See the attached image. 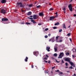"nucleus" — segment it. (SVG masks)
<instances>
[{
	"label": "nucleus",
	"mask_w": 76,
	"mask_h": 76,
	"mask_svg": "<svg viewBox=\"0 0 76 76\" xmlns=\"http://www.w3.org/2000/svg\"><path fill=\"white\" fill-rule=\"evenodd\" d=\"M64 56V53L62 52L61 53L59 56V57H58V58H61Z\"/></svg>",
	"instance_id": "1"
},
{
	"label": "nucleus",
	"mask_w": 76,
	"mask_h": 76,
	"mask_svg": "<svg viewBox=\"0 0 76 76\" xmlns=\"http://www.w3.org/2000/svg\"><path fill=\"white\" fill-rule=\"evenodd\" d=\"M68 8L70 12H72L73 11V9H72V4H70L68 5Z\"/></svg>",
	"instance_id": "2"
},
{
	"label": "nucleus",
	"mask_w": 76,
	"mask_h": 76,
	"mask_svg": "<svg viewBox=\"0 0 76 76\" xmlns=\"http://www.w3.org/2000/svg\"><path fill=\"white\" fill-rule=\"evenodd\" d=\"M17 4L18 6H20V7H23V6L22 5V3L21 2H17Z\"/></svg>",
	"instance_id": "3"
},
{
	"label": "nucleus",
	"mask_w": 76,
	"mask_h": 76,
	"mask_svg": "<svg viewBox=\"0 0 76 76\" xmlns=\"http://www.w3.org/2000/svg\"><path fill=\"white\" fill-rule=\"evenodd\" d=\"M33 54L34 55L37 56H38L39 53L38 51H34L33 52Z\"/></svg>",
	"instance_id": "4"
},
{
	"label": "nucleus",
	"mask_w": 76,
	"mask_h": 76,
	"mask_svg": "<svg viewBox=\"0 0 76 76\" xmlns=\"http://www.w3.org/2000/svg\"><path fill=\"white\" fill-rule=\"evenodd\" d=\"M33 18L34 19H37L38 17H37V15H33Z\"/></svg>",
	"instance_id": "5"
},
{
	"label": "nucleus",
	"mask_w": 76,
	"mask_h": 76,
	"mask_svg": "<svg viewBox=\"0 0 76 76\" xmlns=\"http://www.w3.org/2000/svg\"><path fill=\"white\" fill-rule=\"evenodd\" d=\"M2 21H8V19L7 18H3L1 19Z\"/></svg>",
	"instance_id": "6"
},
{
	"label": "nucleus",
	"mask_w": 76,
	"mask_h": 76,
	"mask_svg": "<svg viewBox=\"0 0 76 76\" xmlns=\"http://www.w3.org/2000/svg\"><path fill=\"white\" fill-rule=\"evenodd\" d=\"M1 12L3 14H6V10L4 9H2L1 10Z\"/></svg>",
	"instance_id": "7"
},
{
	"label": "nucleus",
	"mask_w": 76,
	"mask_h": 76,
	"mask_svg": "<svg viewBox=\"0 0 76 76\" xmlns=\"http://www.w3.org/2000/svg\"><path fill=\"white\" fill-rule=\"evenodd\" d=\"M55 17L54 16H51L50 17V20H53L54 19Z\"/></svg>",
	"instance_id": "8"
},
{
	"label": "nucleus",
	"mask_w": 76,
	"mask_h": 76,
	"mask_svg": "<svg viewBox=\"0 0 76 76\" xmlns=\"http://www.w3.org/2000/svg\"><path fill=\"white\" fill-rule=\"evenodd\" d=\"M65 61H68V62H69V63L70 61V59H69V58H66L65 59Z\"/></svg>",
	"instance_id": "9"
},
{
	"label": "nucleus",
	"mask_w": 76,
	"mask_h": 76,
	"mask_svg": "<svg viewBox=\"0 0 76 76\" xmlns=\"http://www.w3.org/2000/svg\"><path fill=\"white\" fill-rule=\"evenodd\" d=\"M50 47H47L46 48V50L48 52L50 51Z\"/></svg>",
	"instance_id": "10"
},
{
	"label": "nucleus",
	"mask_w": 76,
	"mask_h": 76,
	"mask_svg": "<svg viewBox=\"0 0 76 76\" xmlns=\"http://www.w3.org/2000/svg\"><path fill=\"white\" fill-rule=\"evenodd\" d=\"M49 57V56L47 55H46V56L45 57V58H43V60H47L48 59V58Z\"/></svg>",
	"instance_id": "11"
},
{
	"label": "nucleus",
	"mask_w": 76,
	"mask_h": 76,
	"mask_svg": "<svg viewBox=\"0 0 76 76\" xmlns=\"http://www.w3.org/2000/svg\"><path fill=\"white\" fill-rule=\"evenodd\" d=\"M39 15L40 16H44V14L42 12H40L39 13Z\"/></svg>",
	"instance_id": "12"
},
{
	"label": "nucleus",
	"mask_w": 76,
	"mask_h": 76,
	"mask_svg": "<svg viewBox=\"0 0 76 76\" xmlns=\"http://www.w3.org/2000/svg\"><path fill=\"white\" fill-rule=\"evenodd\" d=\"M31 22H32V23H33L34 24H35L37 23V22H36V21H35V20H31Z\"/></svg>",
	"instance_id": "13"
},
{
	"label": "nucleus",
	"mask_w": 76,
	"mask_h": 76,
	"mask_svg": "<svg viewBox=\"0 0 76 76\" xmlns=\"http://www.w3.org/2000/svg\"><path fill=\"white\" fill-rule=\"evenodd\" d=\"M7 1L6 0H2L1 1V3L3 4L5 3H6Z\"/></svg>",
	"instance_id": "14"
},
{
	"label": "nucleus",
	"mask_w": 76,
	"mask_h": 76,
	"mask_svg": "<svg viewBox=\"0 0 76 76\" xmlns=\"http://www.w3.org/2000/svg\"><path fill=\"white\" fill-rule=\"evenodd\" d=\"M69 63L70 64L71 66H75V65H74V64H73V63L71 62V61H70L69 62Z\"/></svg>",
	"instance_id": "15"
},
{
	"label": "nucleus",
	"mask_w": 76,
	"mask_h": 76,
	"mask_svg": "<svg viewBox=\"0 0 76 76\" xmlns=\"http://www.w3.org/2000/svg\"><path fill=\"white\" fill-rule=\"evenodd\" d=\"M63 28H64V29H66V27L65 24H64L63 25Z\"/></svg>",
	"instance_id": "16"
},
{
	"label": "nucleus",
	"mask_w": 76,
	"mask_h": 76,
	"mask_svg": "<svg viewBox=\"0 0 76 76\" xmlns=\"http://www.w3.org/2000/svg\"><path fill=\"white\" fill-rule=\"evenodd\" d=\"M32 14V12H28V13L27 14L28 15V16H29V15H31Z\"/></svg>",
	"instance_id": "17"
},
{
	"label": "nucleus",
	"mask_w": 76,
	"mask_h": 76,
	"mask_svg": "<svg viewBox=\"0 0 76 76\" xmlns=\"http://www.w3.org/2000/svg\"><path fill=\"white\" fill-rule=\"evenodd\" d=\"M28 58L27 57H26V58L25 59V61L26 62L28 61Z\"/></svg>",
	"instance_id": "18"
},
{
	"label": "nucleus",
	"mask_w": 76,
	"mask_h": 76,
	"mask_svg": "<svg viewBox=\"0 0 76 76\" xmlns=\"http://www.w3.org/2000/svg\"><path fill=\"white\" fill-rule=\"evenodd\" d=\"M59 25V23L58 22H57L55 24V26H56V25Z\"/></svg>",
	"instance_id": "19"
},
{
	"label": "nucleus",
	"mask_w": 76,
	"mask_h": 76,
	"mask_svg": "<svg viewBox=\"0 0 76 76\" xmlns=\"http://www.w3.org/2000/svg\"><path fill=\"white\" fill-rule=\"evenodd\" d=\"M52 39V41H53V42H54L55 41V40H54V38L53 37L52 38H51Z\"/></svg>",
	"instance_id": "20"
},
{
	"label": "nucleus",
	"mask_w": 76,
	"mask_h": 76,
	"mask_svg": "<svg viewBox=\"0 0 76 76\" xmlns=\"http://www.w3.org/2000/svg\"><path fill=\"white\" fill-rule=\"evenodd\" d=\"M55 51L56 52V51H57V48H54Z\"/></svg>",
	"instance_id": "21"
},
{
	"label": "nucleus",
	"mask_w": 76,
	"mask_h": 76,
	"mask_svg": "<svg viewBox=\"0 0 76 76\" xmlns=\"http://www.w3.org/2000/svg\"><path fill=\"white\" fill-rule=\"evenodd\" d=\"M53 56H54L55 57H57V54L56 53H55L54 54Z\"/></svg>",
	"instance_id": "22"
},
{
	"label": "nucleus",
	"mask_w": 76,
	"mask_h": 76,
	"mask_svg": "<svg viewBox=\"0 0 76 76\" xmlns=\"http://www.w3.org/2000/svg\"><path fill=\"white\" fill-rule=\"evenodd\" d=\"M54 10V9L53 8H50L49 10H50V11H51V10Z\"/></svg>",
	"instance_id": "23"
},
{
	"label": "nucleus",
	"mask_w": 76,
	"mask_h": 76,
	"mask_svg": "<svg viewBox=\"0 0 76 76\" xmlns=\"http://www.w3.org/2000/svg\"><path fill=\"white\" fill-rule=\"evenodd\" d=\"M69 54H70V53H69V52H67L66 54V56H69Z\"/></svg>",
	"instance_id": "24"
},
{
	"label": "nucleus",
	"mask_w": 76,
	"mask_h": 76,
	"mask_svg": "<svg viewBox=\"0 0 76 76\" xmlns=\"http://www.w3.org/2000/svg\"><path fill=\"white\" fill-rule=\"evenodd\" d=\"M45 73H48V71L47 70H45Z\"/></svg>",
	"instance_id": "25"
},
{
	"label": "nucleus",
	"mask_w": 76,
	"mask_h": 76,
	"mask_svg": "<svg viewBox=\"0 0 76 76\" xmlns=\"http://www.w3.org/2000/svg\"><path fill=\"white\" fill-rule=\"evenodd\" d=\"M26 25H30V24H31V23H28V22H26Z\"/></svg>",
	"instance_id": "26"
},
{
	"label": "nucleus",
	"mask_w": 76,
	"mask_h": 76,
	"mask_svg": "<svg viewBox=\"0 0 76 76\" xmlns=\"http://www.w3.org/2000/svg\"><path fill=\"white\" fill-rule=\"evenodd\" d=\"M57 42H62V40H60L59 41H57Z\"/></svg>",
	"instance_id": "27"
},
{
	"label": "nucleus",
	"mask_w": 76,
	"mask_h": 76,
	"mask_svg": "<svg viewBox=\"0 0 76 76\" xmlns=\"http://www.w3.org/2000/svg\"><path fill=\"white\" fill-rule=\"evenodd\" d=\"M62 9L64 11H66V7L63 8Z\"/></svg>",
	"instance_id": "28"
},
{
	"label": "nucleus",
	"mask_w": 76,
	"mask_h": 76,
	"mask_svg": "<svg viewBox=\"0 0 76 76\" xmlns=\"http://www.w3.org/2000/svg\"><path fill=\"white\" fill-rule=\"evenodd\" d=\"M33 6V4H31L29 5L28 6H29V7H32V6Z\"/></svg>",
	"instance_id": "29"
},
{
	"label": "nucleus",
	"mask_w": 76,
	"mask_h": 76,
	"mask_svg": "<svg viewBox=\"0 0 76 76\" xmlns=\"http://www.w3.org/2000/svg\"><path fill=\"white\" fill-rule=\"evenodd\" d=\"M63 31V30L62 29H60L59 30V32H61Z\"/></svg>",
	"instance_id": "30"
},
{
	"label": "nucleus",
	"mask_w": 76,
	"mask_h": 76,
	"mask_svg": "<svg viewBox=\"0 0 76 76\" xmlns=\"http://www.w3.org/2000/svg\"><path fill=\"white\" fill-rule=\"evenodd\" d=\"M58 37H59V36H57L56 37V40L57 41V40H58Z\"/></svg>",
	"instance_id": "31"
},
{
	"label": "nucleus",
	"mask_w": 76,
	"mask_h": 76,
	"mask_svg": "<svg viewBox=\"0 0 76 76\" xmlns=\"http://www.w3.org/2000/svg\"><path fill=\"white\" fill-rule=\"evenodd\" d=\"M57 27L56 26L54 27H53V29H57Z\"/></svg>",
	"instance_id": "32"
},
{
	"label": "nucleus",
	"mask_w": 76,
	"mask_h": 76,
	"mask_svg": "<svg viewBox=\"0 0 76 76\" xmlns=\"http://www.w3.org/2000/svg\"><path fill=\"white\" fill-rule=\"evenodd\" d=\"M71 35V33H69L67 34V36H70Z\"/></svg>",
	"instance_id": "33"
},
{
	"label": "nucleus",
	"mask_w": 76,
	"mask_h": 76,
	"mask_svg": "<svg viewBox=\"0 0 76 76\" xmlns=\"http://www.w3.org/2000/svg\"><path fill=\"white\" fill-rule=\"evenodd\" d=\"M37 8H39L41 7V5H38L37 6Z\"/></svg>",
	"instance_id": "34"
},
{
	"label": "nucleus",
	"mask_w": 76,
	"mask_h": 76,
	"mask_svg": "<svg viewBox=\"0 0 76 76\" xmlns=\"http://www.w3.org/2000/svg\"><path fill=\"white\" fill-rule=\"evenodd\" d=\"M45 38H48V36L47 35L45 36Z\"/></svg>",
	"instance_id": "35"
},
{
	"label": "nucleus",
	"mask_w": 76,
	"mask_h": 76,
	"mask_svg": "<svg viewBox=\"0 0 76 76\" xmlns=\"http://www.w3.org/2000/svg\"><path fill=\"white\" fill-rule=\"evenodd\" d=\"M48 30V28H46L45 29V31H47Z\"/></svg>",
	"instance_id": "36"
},
{
	"label": "nucleus",
	"mask_w": 76,
	"mask_h": 76,
	"mask_svg": "<svg viewBox=\"0 0 76 76\" xmlns=\"http://www.w3.org/2000/svg\"><path fill=\"white\" fill-rule=\"evenodd\" d=\"M69 69H73V67L72 66H71L70 67H69Z\"/></svg>",
	"instance_id": "37"
},
{
	"label": "nucleus",
	"mask_w": 76,
	"mask_h": 76,
	"mask_svg": "<svg viewBox=\"0 0 76 76\" xmlns=\"http://www.w3.org/2000/svg\"><path fill=\"white\" fill-rule=\"evenodd\" d=\"M55 60H56V62H57V63H60V61H57V59H55Z\"/></svg>",
	"instance_id": "38"
},
{
	"label": "nucleus",
	"mask_w": 76,
	"mask_h": 76,
	"mask_svg": "<svg viewBox=\"0 0 76 76\" xmlns=\"http://www.w3.org/2000/svg\"><path fill=\"white\" fill-rule=\"evenodd\" d=\"M65 65L66 66H67V65H68V64L66 62L65 63Z\"/></svg>",
	"instance_id": "39"
},
{
	"label": "nucleus",
	"mask_w": 76,
	"mask_h": 76,
	"mask_svg": "<svg viewBox=\"0 0 76 76\" xmlns=\"http://www.w3.org/2000/svg\"><path fill=\"white\" fill-rule=\"evenodd\" d=\"M56 72H58V73L59 72V70L58 69V70H57V71L56 70Z\"/></svg>",
	"instance_id": "40"
},
{
	"label": "nucleus",
	"mask_w": 76,
	"mask_h": 76,
	"mask_svg": "<svg viewBox=\"0 0 76 76\" xmlns=\"http://www.w3.org/2000/svg\"><path fill=\"white\" fill-rule=\"evenodd\" d=\"M73 16L74 17H76V14H74Z\"/></svg>",
	"instance_id": "41"
},
{
	"label": "nucleus",
	"mask_w": 76,
	"mask_h": 76,
	"mask_svg": "<svg viewBox=\"0 0 76 76\" xmlns=\"http://www.w3.org/2000/svg\"><path fill=\"white\" fill-rule=\"evenodd\" d=\"M31 68H34V66H33V65H31Z\"/></svg>",
	"instance_id": "42"
},
{
	"label": "nucleus",
	"mask_w": 76,
	"mask_h": 76,
	"mask_svg": "<svg viewBox=\"0 0 76 76\" xmlns=\"http://www.w3.org/2000/svg\"><path fill=\"white\" fill-rule=\"evenodd\" d=\"M54 68H55V66H54V67H52V69H54Z\"/></svg>",
	"instance_id": "43"
},
{
	"label": "nucleus",
	"mask_w": 76,
	"mask_h": 76,
	"mask_svg": "<svg viewBox=\"0 0 76 76\" xmlns=\"http://www.w3.org/2000/svg\"><path fill=\"white\" fill-rule=\"evenodd\" d=\"M52 39H49V41H52Z\"/></svg>",
	"instance_id": "44"
},
{
	"label": "nucleus",
	"mask_w": 76,
	"mask_h": 76,
	"mask_svg": "<svg viewBox=\"0 0 76 76\" xmlns=\"http://www.w3.org/2000/svg\"><path fill=\"white\" fill-rule=\"evenodd\" d=\"M59 74H62L63 73V72H59Z\"/></svg>",
	"instance_id": "45"
},
{
	"label": "nucleus",
	"mask_w": 76,
	"mask_h": 76,
	"mask_svg": "<svg viewBox=\"0 0 76 76\" xmlns=\"http://www.w3.org/2000/svg\"><path fill=\"white\" fill-rule=\"evenodd\" d=\"M44 61H45L46 63H48V61H46V60H44Z\"/></svg>",
	"instance_id": "46"
},
{
	"label": "nucleus",
	"mask_w": 76,
	"mask_h": 76,
	"mask_svg": "<svg viewBox=\"0 0 76 76\" xmlns=\"http://www.w3.org/2000/svg\"><path fill=\"white\" fill-rule=\"evenodd\" d=\"M72 57H73V58H74V57H75V55H72Z\"/></svg>",
	"instance_id": "47"
},
{
	"label": "nucleus",
	"mask_w": 76,
	"mask_h": 76,
	"mask_svg": "<svg viewBox=\"0 0 76 76\" xmlns=\"http://www.w3.org/2000/svg\"><path fill=\"white\" fill-rule=\"evenodd\" d=\"M58 16V15H56V16H55V17H56V18H57Z\"/></svg>",
	"instance_id": "48"
},
{
	"label": "nucleus",
	"mask_w": 76,
	"mask_h": 76,
	"mask_svg": "<svg viewBox=\"0 0 76 76\" xmlns=\"http://www.w3.org/2000/svg\"><path fill=\"white\" fill-rule=\"evenodd\" d=\"M69 40H70L71 42H72V39H71V38H70V39H69Z\"/></svg>",
	"instance_id": "49"
},
{
	"label": "nucleus",
	"mask_w": 76,
	"mask_h": 76,
	"mask_svg": "<svg viewBox=\"0 0 76 76\" xmlns=\"http://www.w3.org/2000/svg\"><path fill=\"white\" fill-rule=\"evenodd\" d=\"M57 13H58V12H56L55 13V15H57Z\"/></svg>",
	"instance_id": "50"
},
{
	"label": "nucleus",
	"mask_w": 76,
	"mask_h": 76,
	"mask_svg": "<svg viewBox=\"0 0 76 76\" xmlns=\"http://www.w3.org/2000/svg\"><path fill=\"white\" fill-rule=\"evenodd\" d=\"M30 18H33V16L32 15H31L30 17Z\"/></svg>",
	"instance_id": "51"
},
{
	"label": "nucleus",
	"mask_w": 76,
	"mask_h": 76,
	"mask_svg": "<svg viewBox=\"0 0 76 76\" xmlns=\"http://www.w3.org/2000/svg\"><path fill=\"white\" fill-rule=\"evenodd\" d=\"M29 19H32V20L33 19V18H30Z\"/></svg>",
	"instance_id": "52"
},
{
	"label": "nucleus",
	"mask_w": 76,
	"mask_h": 76,
	"mask_svg": "<svg viewBox=\"0 0 76 76\" xmlns=\"http://www.w3.org/2000/svg\"><path fill=\"white\" fill-rule=\"evenodd\" d=\"M48 63H50V61H49L48 62Z\"/></svg>",
	"instance_id": "53"
},
{
	"label": "nucleus",
	"mask_w": 76,
	"mask_h": 76,
	"mask_svg": "<svg viewBox=\"0 0 76 76\" xmlns=\"http://www.w3.org/2000/svg\"><path fill=\"white\" fill-rule=\"evenodd\" d=\"M38 25H41V23H39L38 24Z\"/></svg>",
	"instance_id": "54"
},
{
	"label": "nucleus",
	"mask_w": 76,
	"mask_h": 76,
	"mask_svg": "<svg viewBox=\"0 0 76 76\" xmlns=\"http://www.w3.org/2000/svg\"><path fill=\"white\" fill-rule=\"evenodd\" d=\"M48 36H49V37H50V36H51V34H49L48 35Z\"/></svg>",
	"instance_id": "55"
},
{
	"label": "nucleus",
	"mask_w": 76,
	"mask_h": 76,
	"mask_svg": "<svg viewBox=\"0 0 76 76\" xmlns=\"http://www.w3.org/2000/svg\"><path fill=\"white\" fill-rule=\"evenodd\" d=\"M72 76H76V74H74V75H73Z\"/></svg>",
	"instance_id": "56"
},
{
	"label": "nucleus",
	"mask_w": 76,
	"mask_h": 76,
	"mask_svg": "<svg viewBox=\"0 0 76 76\" xmlns=\"http://www.w3.org/2000/svg\"><path fill=\"white\" fill-rule=\"evenodd\" d=\"M62 63H64V61H63V60H62Z\"/></svg>",
	"instance_id": "57"
},
{
	"label": "nucleus",
	"mask_w": 76,
	"mask_h": 76,
	"mask_svg": "<svg viewBox=\"0 0 76 76\" xmlns=\"http://www.w3.org/2000/svg\"><path fill=\"white\" fill-rule=\"evenodd\" d=\"M21 24H24V23H23V22Z\"/></svg>",
	"instance_id": "58"
},
{
	"label": "nucleus",
	"mask_w": 76,
	"mask_h": 76,
	"mask_svg": "<svg viewBox=\"0 0 76 76\" xmlns=\"http://www.w3.org/2000/svg\"><path fill=\"white\" fill-rule=\"evenodd\" d=\"M70 26H71V25L69 26H68V28H70Z\"/></svg>",
	"instance_id": "59"
},
{
	"label": "nucleus",
	"mask_w": 76,
	"mask_h": 76,
	"mask_svg": "<svg viewBox=\"0 0 76 76\" xmlns=\"http://www.w3.org/2000/svg\"><path fill=\"white\" fill-rule=\"evenodd\" d=\"M72 1H73V0H71L70 2H72Z\"/></svg>",
	"instance_id": "60"
},
{
	"label": "nucleus",
	"mask_w": 76,
	"mask_h": 76,
	"mask_svg": "<svg viewBox=\"0 0 76 76\" xmlns=\"http://www.w3.org/2000/svg\"><path fill=\"white\" fill-rule=\"evenodd\" d=\"M66 72H67V73H69V72H70V71H67Z\"/></svg>",
	"instance_id": "61"
},
{
	"label": "nucleus",
	"mask_w": 76,
	"mask_h": 76,
	"mask_svg": "<svg viewBox=\"0 0 76 76\" xmlns=\"http://www.w3.org/2000/svg\"><path fill=\"white\" fill-rule=\"evenodd\" d=\"M49 4L50 6H51V4Z\"/></svg>",
	"instance_id": "62"
},
{
	"label": "nucleus",
	"mask_w": 76,
	"mask_h": 76,
	"mask_svg": "<svg viewBox=\"0 0 76 76\" xmlns=\"http://www.w3.org/2000/svg\"><path fill=\"white\" fill-rule=\"evenodd\" d=\"M51 73H52V74H53V72L51 71Z\"/></svg>",
	"instance_id": "63"
},
{
	"label": "nucleus",
	"mask_w": 76,
	"mask_h": 76,
	"mask_svg": "<svg viewBox=\"0 0 76 76\" xmlns=\"http://www.w3.org/2000/svg\"><path fill=\"white\" fill-rule=\"evenodd\" d=\"M64 13H66V12L65 11H64Z\"/></svg>",
	"instance_id": "64"
}]
</instances>
